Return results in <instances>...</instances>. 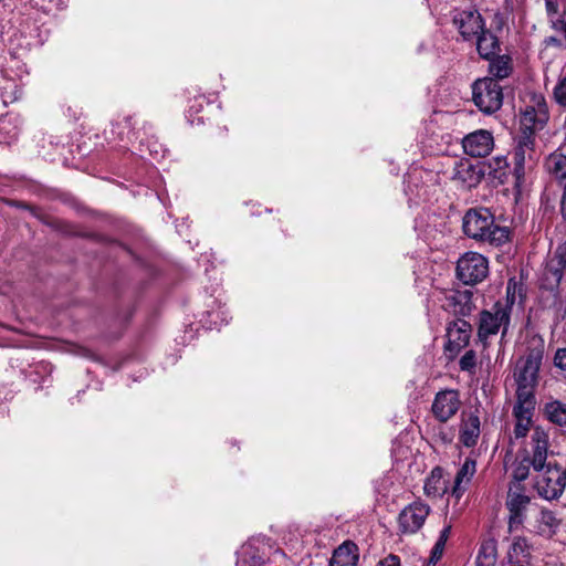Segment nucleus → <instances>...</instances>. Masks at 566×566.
I'll list each match as a JSON object with an SVG mask.
<instances>
[{
	"label": "nucleus",
	"mask_w": 566,
	"mask_h": 566,
	"mask_svg": "<svg viewBox=\"0 0 566 566\" xmlns=\"http://www.w3.org/2000/svg\"><path fill=\"white\" fill-rule=\"evenodd\" d=\"M463 232L471 239L500 247L509 241L507 227L495 223L494 216L485 208L469 209L462 222Z\"/></svg>",
	"instance_id": "1"
},
{
	"label": "nucleus",
	"mask_w": 566,
	"mask_h": 566,
	"mask_svg": "<svg viewBox=\"0 0 566 566\" xmlns=\"http://www.w3.org/2000/svg\"><path fill=\"white\" fill-rule=\"evenodd\" d=\"M543 359V346L528 350L516 364V400H535L534 389L537 385L538 370Z\"/></svg>",
	"instance_id": "2"
},
{
	"label": "nucleus",
	"mask_w": 566,
	"mask_h": 566,
	"mask_svg": "<svg viewBox=\"0 0 566 566\" xmlns=\"http://www.w3.org/2000/svg\"><path fill=\"white\" fill-rule=\"evenodd\" d=\"M513 301H497L489 310H483L479 314L478 337L484 345L489 337L495 336L501 332L502 337L507 333L511 323V313Z\"/></svg>",
	"instance_id": "3"
},
{
	"label": "nucleus",
	"mask_w": 566,
	"mask_h": 566,
	"mask_svg": "<svg viewBox=\"0 0 566 566\" xmlns=\"http://www.w3.org/2000/svg\"><path fill=\"white\" fill-rule=\"evenodd\" d=\"M538 159L535 150L534 134L524 132L517 139L513 150V176L515 178V187L520 188L525 182L526 176L534 169Z\"/></svg>",
	"instance_id": "4"
},
{
	"label": "nucleus",
	"mask_w": 566,
	"mask_h": 566,
	"mask_svg": "<svg viewBox=\"0 0 566 566\" xmlns=\"http://www.w3.org/2000/svg\"><path fill=\"white\" fill-rule=\"evenodd\" d=\"M535 471L537 474L534 488L537 494L547 501L558 499L566 486V470L556 464L547 463L544 469Z\"/></svg>",
	"instance_id": "5"
},
{
	"label": "nucleus",
	"mask_w": 566,
	"mask_h": 566,
	"mask_svg": "<svg viewBox=\"0 0 566 566\" xmlns=\"http://www.w3.org/2000/svg\"><path fill=\"white\" fill-rule=\"evenodd\" d=\"M472 94L474 104L485 114H493L502 106V86L493 77L476 80L472 86Z\"/></svg>",
	"instance_id": "6"
},
{
	"label": "nucleus",
	"mask_w": 566,
	"mask_h": 566,
	"mask_svg": "<svg viewBox=\"0 0 566 566\" xmlns=\"http://www.w3.org/2000/svg\"><path fill=\"white\" fill-rule=\"evenodd\" d=\"M457 277L467 285L482 282L489 274L488 259L478 252H465L457 262Z\"/></svg>",
	"instance_id": "7"
},
{
	"label": "nucleus",
	"mask_w": 566,
	"mask_h": 566,
	"mask_svg": "<svg viewBox=\"0 0 566 566\" xmlns=\"http://www.w3.org/2000/svg\"><path fill=\"white\" fill-rule=\"evenodd\" d=\"M531 497L521 485H510L505 506L509 512L507 528L511 534L523 530Z\"/></svg>",
	"instance_id": "8"
},
{
	"label": "nucleus",
	"mask_w": 566,
	"mask_h": 566,
	"mask_svg": "<svg viewBox=\"0 0 566 566\" xmlns=\"http://www.w3.org/2000/svg\"><path fill=\"white\" fill-rule=\"evenodd\" d=\"M462 402L455 389H443L436 394L430 411L439 422H448L459 411Z\"/></svg>",
	"instance_id": "9"
},
{
	"label": "nucleus",
	"mask_w": 566,
	"mask_h": 566,
	"mask_svg": "<svg viewBox=\"0 0 566 566\" xmlns=\"http://www.w3.org/2000/svg\"><path fill=\"white\" fill-rule=\"evenodd\" d=\"M430 511V506L420 500L410 503L399 513V531L402 534L417 533L423 526Z\"/></svg>",
	"instance_id": "10"
},
{
	"label": "nucleus",
	"mask_w": 566,
	"mask_h": 566,
	"mask_svg": "<svg viewBox=\"0 0 566 566\" xmlns=\"http://www.w3.org/2000/svg\"><path fill=\"white\" fill-rule=\"evenodd\" d=\"M453 24L467 41L474 39L484 29L483 19L478 10H460L453 15Z\"/></svg>",
	"instance_id": "11"
},
{
	"label": "nucleus",
	"mask_w": 566,
	"mask_h": 566,
	"mask_svg": "<svg viewBox=\"0 0 566 566\" xmlns=\"http://www.w3.org/2000/svg\"><path fill=\"white\" fill-rule=\"evenodd\" d=\"M548 120V108L542 96L533 98V104L527 105L521 115V124L525 132L532 133L542 129Z\"/></svg>",
	"instance_id": "12"
},
{
	"label": "nucleus",
	"mask_w": 566,
	"mask_h": 566,
	"mask_svg": "<svg viewBox=\"0 0 566 566\" xmlns=\"http://www.w3.org/2000/svg\"><path fill=\"white\" fill-rule=\"evenodd\" d=\"M440 302L446 311L459 316L470 315L473 308L472 292L469 290H447L442 293Z\"/></svg>",
	"instance_id": "13"
},
{
	"label": "nucleus",
	"mask_w": 566,
	"mask_h": 566,
	"mask_svg": "<svg viewBox=\"0 0 566 566\" xmlns=\"http://www.w3.org/2000/svg\"><path fill=\"white\" fill-rule=\"evenodd\" d=\"M462 146L464 153L471 157H485L492 151L494 139L489 130L479 129L467 135Z\"/></svg>",
	"instance_id": "14"
},
{
	"label": "nucleus",
	"mask_w": 566,
	"mask_h": 566,
	"mask_svg": "<svg viewBox=\"0 0 566 566\" xmlns=\"http://www.w3.org/2000/svg\"><path fill=\"white\" fill-rule=\"evenodd\" d=\"M548 434L541 427H535L531 434L530 450H525L526 454L533 461V469H544L547 459Z\"/></svg>",
	"instance_id": "15"
},
{
	"label": "nucleus",
	"mask_w": 566,
	"mask_h": 566,
	"mask_svg": "<svg viewBox=\"0 0 566 566\" xmlns=\"http://www.w3.org/2000/svg\"><path fill=\"white\" fill-rule=\"evenodd\" d=\"M535 403V400H516L513 407V417L515 419L513 434L515 439L525 438L531 430Z\"/></svg>",
	"instance_id": "16"
},
{
	"label": "nucleus",
	"mask_w": 566,
	"mask_h": 566,
	"mask_svg": "<svg viewBox=\"0 0 566 566\" xmlns=\"http://www.w3.org/2000/svg\"><path fill=\"white\" fill-rule=\"evenodd\" d=\"M471 325L465 319L458 318L451 323L447 328L448 349L459 352L464 348L471 337Z\"/></svg>",
	"instance_id": "17"
},
{
	"label": "nucleus",
	"mask_w": 566,
	"mask_h": 566,
	"mask_svg": "<svg viewBox=\"0 0 566 566\" xmlns=\"http://www.w3.org/2000/svg\"><path fill=\"white\" fill-rule=\"evenodd\" d=\"M545 168L564 188L562 214L566 219V155L555 151L545 160Z\"/></svg>",
	"instance_id": "18"
},
{
	"label": "nucleus",
	"mask_w": 566,
	"mask_h": 566,
	"mask_svg": "<svg viewBox=\"0 0 566 566\" xmlns=\"http://www.w3.org/2000/svg\"><path fill=\"white\" fill-rule=\"evenodd\" d=\"M451 178L463 188H472L481 181L482 174L470 160L460 159L454 164Z\"/></svg>",
	"instance_id": "19"
},
{
	"label": "nucleus",
	"mask_w": 566,
	"mask_h": 566,
	"mask_svg": "<svg viewBox=\"0 0 566 566\" xmlns=\"http://www.w3.org/2000/svg\"><path fill=\"white\" fill-rule=\"evenodd\" d=\"M475 472V460L467 458L455 475L454 483L451 489V495L459 500L465 492Z\"/></svg>",
	"instance_id": "20"
},
{
	"label": "nucleus",
	"mask_w": 566,
	"mask_h": 566,
	"mask_svg": "<svg viewBox=\"0 0 566 566\" xmlns=\"http://www.w3.org/2000/svg\"><path fill=\"white\" fill-rule=\"evenodd\" d=\"M358 558L357 545L352 541H346L334 551L329 566H356Z\"/></svg>",
	"instance_id": "21"
},
{
	"label": "nucleus",
	"mask_w": 566,
	"mask_h": 566,
	"mask_svg": "<svg viewBox=\"0 0 566 566\" xmlns=\"http://www.w3.org/2000/svg\"><path fill=\"white\" fill-rule=\"evenodd\" d=\"M424 493L429 497H442L449 490V480L444 478L443 470L434 468L424 482Z\"/></svg>",
	"instance_id": "22"
},
{
	"label": "nucleus",
	"mask_w": 566,
	"mask_h": 566,
	"mask_svg": "<svg viewBox=\"0 0 566 566\" xmlns=\"http://www.w3.org/2000/svg\"><path fill=\"white\" fill-rule=\"evenodd\" d=\"M476 39V50L482 59L490 60L500 50L497 38L489 30L483 29Z\"/></svg>",
	"instance_id": "23"
},
{
	"label": "nucleus",
	"mask_w": 566,
	"mask_h": 566,
	"mask_svg": "<svg viewBox=\"0 0 566 566\" xmlns=\"http://www.w3.org/2000/svg\"><path fill=\"white\" fill-rule=\"evenodd\" d=\"M480 437V419L471 413L463 420L460 429V441L468 448L474 447Z\"/></svg>",
	"instance_id": "24"
},
{
	"label": "nucleus",
	"mask_w": 566,
	"mask_h": 566,
	"mask_svg": "<svg viewBox=\"0 0 566 566\" xmlns=\"http://www.w3.org/2000/svg\"><path fill=\"white\" fill-rule=\"evenodd\" d=\"M489 63L490 77L496 82L509 77L513 72V62L509 55H494Z\"/></svg>",
	"instance_id": "25"
},
{
	"label": "nucleus",
	"mask_w": 566,
	"mask_h": 566,
	"mask_svg": "<svg viewBox=\"0 0 566 566\" xmlns=\"http://www.w3.org/2000/svg\"><path fill=\"white\" fill-rule=\"evenodd\" d=\"M543 412L546 419L559 427H566V403L560 400H552L544 405Z\"/></svg>",
	"instance_id": "26"
},
{
	"label": "nucleus",
	"mask_w": 566,
	"mask_h": 566,
	"mask_svg": "<svg viewBox=\"0 0 566 566\" xmlns=\"http://www.w3.org/2000/svg\"><path fill=\"white\" fill-rule=\"evenodd\" d=\"M447 422H439L429 424L426 433L433 443L443 446L450 444L454 438V430L446 424Z\"/></svg>",
	"instance_id": "27"
},
{
	"label": "nucleus",
	"mask_w": 566,
	"mask_h": 566,
	"mask_svg": "<svg viewBox=\"0 0 566 566\" xmlns=\"http://www.w3.org/2000/svg\"><path fill=\"white\" fill-rule=\"evenodd\" d=\"M558 520L549 510H542L537 516L536 533L544 536H551L558 527Z\"/></svg>",
	"instance_id": "28"
},
{
	"label": "nucleus",
	"mask_w": 566,
	"mask_h": 566,
	"mask_svg": "<svg viewBox=\"0 0 566 566\" xmlns=\"http://www.w3.org/2000/svg\"><path fill=\"white\" fill-rule=\"evenodd\" d=\"M531 467L533 468V461L530 459V455H524L521 460H516L512 471L515 482L512 485H520V482L526 480Z\"/></svg>",
	"instance_id": "29"
},
{
	"label": "nucleus",
	"mask_w": 566,
	"mask_h": 566,
	"mask_svg": "<svg viewBox=\"0 0 566 566\" xmlns=\"http://www.w3.org/2000/svg\"><path fill=\"white\" fill-rule=\"evenodd\" d=\"M510 556L512 559L515 558L516 562H524L530 556V545L525 537H514Z\"/></svg>",
	"instance_id": "30"
},
{
	"label": "nucleus",
	"mask_w": 566,
	"mask_h": 566,
	"mask_svg": "<svg viewBox=\"0 0 566 566\" xmlns=\"http://www.w3.org/2000/svg\"><path fill=\"white\" fill-rule=\"evenodd\" d=\"M238 563L240 566H263L265 560L255 553L252 545H244Z\"/></svg>",
	"instance_id": "31"
},
{
	"label": "nucleus",
	"mask_w": 566,
	"mask_h": 566,
	"mask_svg": "<svg viewBox=\"0 0 566 566\" xmlns=\"http://www.w3.org/2000/svg\"><path fill=\"white\" fill-rule=\"evenodd\" d=\"M495 546L493 544L482 545L476 557V566H495Z\"/></svg>",
	"instance_id": "32"
},
{
	"label": "nucleus",
	"mask_w": 566,
	"mask_h": 566,
	"mask_svg": "<svg viewBox=\"0 0 566 566\" xmlns=\"http://www.w3.org/2000/svg\"><path fill=\"white\" fill-rule=\"evenodd\" d=\"M460 369L463 371L474 373L476 366L475 352L470 349L459 360Z\"/></svg>",
	"instance_id": "33"
},
{
	"label": "nucleus",
	"mask_w": 566,
	"mask_h": 566,
	"mask_svg": "<svg viewBox=\"0 0 566 566\" xmlns=\"http://www.w3.org/2000/svg\"><path fill=\"white\" fill-rule=\"evenodd\" d=\"M553 262L557 264L555 269L556 273L566 272V241L557 247Z\"/></svg>",
	"instance_id": "34"
},
{
	"label": "nucleus",
	"mask_w": 566,
	"mask_h": 566,
	"mask_svg": "<svg viewBox=\"0 0 566 566\" xmlns=\"http://www.w3.org/2000/svg\"><path fill=\"white\" fill-rule=\"evenodd\" d=\"M554 98L563 107H566V76L554 88Z\"/></svg>",
	"instance_id": "35"
},
{
	"label": "nucleus",
	"mask_w": 566,
	"mask_h": 566,
	"mask_svg": "<svg viewBox=\"0 0 566 566\" xmlns=\"http://www.w3.org/2000/svg\"><path fill=\"white\" fill-rule=\"evenodd\" d=\"M554 365L562 370H566V348H558L556 350Z\"/></svg>",
	"instance_id": "36"
},
{
	"label": "nucleus",
	"mask_w": 566,
	"mask_h": 566,
	"mask_svg": "<svg viewBox=\"0 0 566 566\" xmlns=\"http://www.w3.org/2000/svg\"><path fill=\"white\" fill-rule=\"evenodd\" d=\"M443 549H444V544L437 541V543L434 544V546L431 551V556H430L429 563L434 565L441 558Z\"/></svg>",
	"instance_id": "37"
},
{
	"label": "nucleus",
	"mask_w": 566,
	"mask_h": 566,
	"mask_svg": "<svg viewBox=\"0 0 566 566\" xmlns=\"http://www.w3.org/2000/svg\"><path fill=\"white\" fill-rule=\"evenodd\" d=\"M545 8L548 17H555L558 14L559 4L557 0H545Z\"/></svg>",
	"instance_id": "38"
},
{
	"label": "nucleus",
	"mask_w": 566,
	"mask_h": 566,
	"mask_svg": "<svg viewBox=\"0 0 566 566\" xmlns=\"http://www.w3.org/2000/svg\"><path fill=\"white\" fill-rule=\"evenodd\" d=\"M376 566H400V559L398 556L391 554L380 559Z\"/></svg>",
	"instance_id": "39"
},
{
	"label": "nucleus",
	"mask_w": 566,
	"mask_h": 566,
	"mask_svg": "<svg viewBox=\"0 0 566 566\" xmlns=\"http://www.w3.org/2000/svg\"><path fill=\"white\" fill-rule=\"evenodd\" d=\"M493 163H494V169L497 170V169H503V168H506L507 167V160L505 157H494L493 158Z\"/></svg>",
	"instance_id": "40"
},
{
	"label": "nucleus",
	"mask_w": 566,
	"mask_h": 566,
	"mask_svg": "<svg viewBox=\"0 0 566 566\" xmlns=\"http://www.w3.org/2000/svg\"><path fill=\"white\" fill-rule=\"evenodd\" d=\"M544 43L546 46H557V48H562V41L560 39L558 38H555V36H548L544 40Z\"/></svg>",
	"instance_id": "41"
},
{
	"label": "nucleus",
	"mask_w": 566,
	"mask_h": 566,
	"mask_svg": "<svg viewBox=\"0 0 566 566\" xmlns=\"http://www.w3.org/2000/svg\"><path fill=\"white\" fill-rule=\"evenodd\" d=\"M450 532H451V526L450 525L443 527V530L441 531L440 536L438 538V542H440V543L446 545V542L448 541Z\"/></svg>",
	"instance_id": "42"
},
{
	"label": "nucleus",
	"mask_w": 566,
	"mask_h": 566,
	"mask_svg": "<svg viewBox=\"0 0 566 566\" xmlns=\"http://www.w3.org/2000/svg\"><path fill=\"white\" fill-rule=\"evenodd\" d=\"M124 127H125V128H126V127H130V118H126V119L124 120Z\"/></svg>",
	"instance_id": "43"
},
{
	"label": "nucleus",
	"mask_w": 566,
	"mask_h": 566,
	"mask_svg": "<svg viewBox=\"0 0 566 566\" xmlns=\"http://www.w3.org/2000/svg\"><path fill=\"white\" fill-rule=\"evenodd\" d=\"M118 136H119V139H120V140H124V139H125V138H124V134H123V132H119V133H118Z\"/></svg>",
	"instance_id": "44"
}]
</instances>
